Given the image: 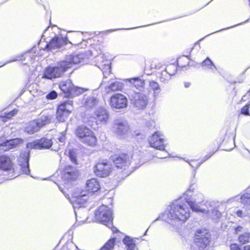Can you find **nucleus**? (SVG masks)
Wrapping results in <instances>:
<instances>
[{
    "label": "nucleus",
    "mask_w": 250,
    "mask_h": 250,
    "mask_svg": "<svg viewBox=\"0 0 250 250\" xmlns=\"http://www.w3.org/2000/svg\"><path fill=\"white\" fill-rule=\"evenodd\" d=\"M12 163L10 157L6 155L0 156V169L4 171H8L12 167Z\"/></svg>",
    "instance_id": "412c9836"
},
{
    "label": "nucleus",
    "mask_w": 250,
    "mask_h": 250,
    "mask_svg": "<svg viewBox=\"0 0 250 250\" xmlns=\"http://www.w3.org/2000/svg\"><path fill=\"white\" fill-rule=\"evenodd\" d=\"M149 144L151 147L165 151V145L163 135L160 132H155L148 139Z\"/></svg>",
    "instance_id": "ddd939ff"
},
{
    "label": "nucleus",
    "mask_w": 250,
    "mask_h": 250,
    "mask_svg": "<svg viewBox=\"0 0 250 250\" xmlns=\"http://www.w3.org/2000/svg\"><path fill=\"white\" fill-rule=\"evenodd\" d=\"M70 63H66L64 62L61 61L57 63L55 66H49L45 68L43 77L48 79L62 77L63 73L68 69Z\"/></svg>",
    "instance_id": "f03ea898"
},
{
    "label": "nucleus",
    "mask_w": 250,
    "mask_h": 250,
    "mask_svg": "<svg viewBox=\"0 0 250 250\" xmlns=\"http://www.w3.org/2000/svg\"><path fill=\"white\" fill-rule=\"evenodd\" d=\"M95 65L103 71L104 77L106 78L111 72L110 61L104 54L101 53L95 58Z\"/></svg>",
    "instance_id": "1a4fd4ad"
},
{
    "label": "nucleus",
    "mask_w": 250,
    "mask_h": 250,
    "mask_svg": "<svg viewBox=\"0 0 250 250\" xmlns=\"http://www.w3.org/2000/svg\"><path fill=\"white\" fill-rule=\"evenodd\" d=\"M57 93L55 91L53 90L48 93L46 96V97L47 99L53 100L56 99L57 97Z\"/></svg>",
    "instance_id": "a19ab883"
},
{
    "label": "nucleus",
    "mask_w": 250,
    "mask_h": 250,
    "mask_svg": "<svg viewBox=\"0 0 250 250\" xmlns=\"http://www.w3.org/2000/svg\"><path fill=\"white\" fill-rule=\"evenodd\" d=\"M221 216V213L217 209L214 208L211 211V216L214 219L219 218Z\"/></svg>",
    "instance_id": "ea45409f"
},
{
    "label": "nucleus",
    "mask_w": 250,
    "mask_h": 250,
    "mask_svg": "<svg viewBox=\"0 0 250 250\" xmlns=\"http://www.w3.org/2000/svg\"><path fill=\"white\" fill-rule=\"evenodd\" d=\"M41 129L36 120L31 121L26 124L25 131L30 134H32L38 131Z\"/></svg>",
    "instance_id": "393cba45"
},
{
    "label": "nucleus",
    "mask_w": 250,
    "mask_h": 250,
    "mask_svg": "<svg viewBox=\"0 0 250 250\" xmlns=\"http://www.w3.org/2000/svg\"><path fill=\"white\" fill-rule=\"evenodd\" d=\"M244 250H250V245L246 246L244 247Z\"/></svg>",
    "instance_id": "5fc2aeb1"
},
{
    "label": "nucleus",
    "mask_w": 250,
    "mask_h": 250,
    "mask_svg": "<svg viewBox=\"0 0 250 250\" xmlns=\"http://www.w3.org/2000/svg\"><path fill=\"white\" fill-rule=\"evenodd\" d=\"M70 158L71 159L72 162L76 163V159L74 157H73L71 155H70Z\"/></svg>",
    "instance_id": "603ef678"
},
{
    "label": "nucleus",
    "mask_w": 250,
    "mask_h": 250,
    "mask_svg": "<svg viewBox=\"0 0 250 250\" xmlns=\"http://www.w3.org/2000/svg\"><path fill=\"white\" fill-rule=\"evenodd\" d=\"M52 145L53 142L51 139L42 138L31 143L27 144V147L30 148L48 149Z\"/></svg>",
    "instance_id": "2eb2a0df"
},
{
    "label": "nucleus",
    "mask_w": 250,
    "mask_h": 250,
    "mask_svg": "<svg viewBox=\"0 0 250 250\" xmlns=\"http://www.w3.org/2000/svg\"><path fill=\"white\" fill-rule=\"evenodd\" d=\"M97 119L101 122L106 123L109 118L108 112L104 108H99L95 112Z\"/></svg>",
    "instance_id": "aec40b11"
},
{
    "label": "nucleus",
    "mask_w": 250,
    "mask_h": 250,
    "mask_svg": "<svg viewBox=\"0 0 250 250\" xmlns=\"http://www.w3.org/2000/svg\"><path fill=\"white\" fill-rule=\"evenodd\" d=\"M243 229V227L240 226H238L237 227H236L234 229L235 230V233H238L239 232L241 231Z\"/></svg>",
    "instance_id": "de8ad7c7"
},
{
    "label": "nucleus",
    "mask_w": 250,
    "mask_h": 250,
    "mask_svg": "<svg viewBox=\"0 0 250 250\" xmlns=\"http://www.w3.org/2000/svg\"><path fill=\"white\" fill-rule=\"evenodd\" d=\"M23 55H21V56L20 57H16L12 61H10L7 62H6V63H4L3 64L1 65V66H0V67L4 65L7 63L11 62H12L13 61H17L18 60H21V59L23 57Z\"/></svg>",
    "instance_id": "a18cd8bd"
},
{
    "label": "nucleus",
    "mask_w": 250,
    "mask_h": 250,
    "mask_svg": "<svg viewBox=\"0 0 250 250\" xmlns=\"http://www.w3.org/2000/svg\"><path fill=\"white\" fill-rule=\"evenodd\" d=\"M75 134L82 143L89 146H94L97 143V138L93 131L84 125L77 127Z\"/></svg>",
    "instance_id": "7ed1b4c3"
},
{
    "label": "nucleus",
    "mask_w": 250,
    "mask_h": 250,
    "mask_svg": "<svg viewBox=\"0 0 250 250\" xmlns=\"http://www.w3.org/2000/svg\"><path fill=\"white\" fill-rule=\"evenodd\" d=\"M58 149H59V147L56 148V147H55V146H54L53 148H52L51 149V150H54V151H57L58 150Z\"/></svg>",
    "instance_id": "4d7b16f0"
},
{
    "label": "nucleus",
    "mask_w": 250,
    "mask_h": 250,
    "mask_svg": "<svg viewBox=\"0 0 250 250\" xmlns=\"http://www.w3.org/2000/svg\"><path fill=\"white\" fill-rule=\"evenodd\" d=\"M249 92L250 93V90L249 91Z\"/></svg>",
    "instance_id": "680f3d73"
},
{
    "label": "nucleus",
    "mask_w": 250,
    "mask_h": 250,
    "mask_svg": "<svg viewBox=\"0 0 250 250\" xmlns=\"http://www.w3.org/2000/svg\"><path fill=\"white\" fill-rule=\"evenodd\" d=\"M131 100L134 105L138 109L145 108L148 102L147 97L140 92H135L133 96H131Z\"/></svg>",
    "instance_id": "4468645a"
},
{
    "label": "nucleus",
    "mask_w": 250,
    "mask_h": 250,
    "mask_svg": "<svg viewBox=\"0 0 250 250\" xmlns=\"http://www.w3.org/2000/svg\"><path fill=\"white\" fill-rule=\"evenodd\" d=\"M0 117H3L4 116H2V115H0Z\"/></svg>",
    "instance_id": "052dcab7"
},
{
    "label": "nucleus",
    "mask_w": 250,
    "mask_h": 250,
    "mask_svg": "<svg viewBox=\"0 0 250 250\" xmlns=\"http://www.w3.org/2000/svg\"><path fill=\"white\" fill-rule=\"evenodd\" d=\"M244 97H245V96H244V97L242 98V100H243V101H245V99H244Z\"/></svg>",
    "instance_id": "13d9d810"
},
{
    "label": "nucleus",
    "mask_w": 250,
    "mask_h": 250,
    "mask_svg": "<svg viewBox=\"0 0 250 250\" xmlns=\"http://www.w3.org/2000/svg\"><path fill=\"white\" fill-rule=\"evenodd\" d=\"M160 81L164 83H167L171 79V76L165 70L162 71L159 76Z\"/></svg>",
    "instance_id": "72a5a7b5"
},
{
    "label": "nucleus",
    "mask_w": 250,
    "mask_h": 250,
    "mask_svg": "<svg viewBox=\"0 0 250 250\" xmlns=\"http://www.w3.org/2000/svg\"><path fill=\"white\" fill-rule=\"evenodd\" d=\"M210 235L207 229H199L196 231L194 238V245L199 248L204 249L209 243Z\"/></svg>",
    "instance_id": "0eeeda50"
},
{
    "label": "nucleus",
    "mask_w": 250,
    "mask_h": 250,
    "mask_svg": "<svg viewBox=\"0 0 250 250\" xmlns=\"http://www.w3.org/2000/svg\"><path fill=\"white\" fill-rule=\"evenodd\" d=\"M230 250H239L240 249L239 248L238 246L236 244H233L230 245Z\"/></svg>",
    "instance_id": "49530a36"
},
{
    "label": "nucleus",
    "mask_w": 250,
    "mask_h": 250,
    "mask_svg": "<svg viewBox=\"0 0 250 250\" xmlns=\"http://www.w3.org/2000/svg\"><path fill=\"white\" fill-rule=\"evenodd\" d=\"M165 155L164 156L160 157L161 158H166L167 157L168 155H169V154L167 152H165Z\"/></svg>",
    "instance_id": "6e6d98bb"
},
{
    "label": "nucleus",
    "mask_w": 250,
    "mask_h": 250,
    "mask_svg": "<svg viewBox=\"0 0 250 250\" xmlns=\"http://www.w3.org/2000/svg\"><path fill=\"white\" fill-rule=\"evenodd\" d=\"M113 131L118 136L124 138L130 132L129 125L126 120L118 119L114 121Z\"/></svg>",
    "instance_id": "423d86ee"
},
{
    "label": "nucleus",
    "mask_w": 250,
    "mask_h": 250,
    "mask_svg": "<svg viewBox=\"0 0 250 250\" xmlns=\"http://www.w3.org/2000/svg\"><path fill=\"white\" fill-rule=\"evenodd\" d=\"M96 219L107 227L112 226V211L107 206L103 205L95 212Z\"/></svg>",
    "instance_id": "20e7f679"
},
{
    "label": "nucleus",
    "mask_w": 250,
    "mask_h": 250,
    "mask_svg": "<svg viewBox=\"0 0 250 250\" xmlns=\"http://www.w3.org/2000/svg\"><path fill=\"white\" fill-rule=\"evenodd\" d=\"M112 169L111 165L107 161L104 160L95 166L94 171L97 176L105 177L109 174Z\"/></svg>",
    "instance_id": "f8f14e48"
},
{
    "label": "nucleus",
    "mask_w": 250,
    "mask_h": 250,
    "mask_svg": "<svg viewBox=\"0 0 250 250\" xmlns=\"http://www.w3.org/2000/svg\"><path fill=\"white\" fill-rule=\"evenodd\" d=\"M123 242L126 245L128 250H134L135 244L132 238L128 236H125L123 240Z\"/></svg>",
    "instance_id": "c85d7f7f"
},
{
    "label": "nucleus",
    "mask_w": 250,
    "mask_h": 250,
    "mask_svg": "<svg viewBox=\"0 0 250 250\" xmlns=\"http://www.w3.org/2000/svg\"><path fill=\"white\" fill-rule=\"evenodd\" d=\"M115 238L109 239L100 249V250H112L115 244Z\"/></svg>",
    "instance_id": "2f4dec72"
},
{
    "label": "nucleus",
    "mask_w": 250,
    "mask_h": 250,
    "mask_svg": "<svg viewBox=\"0 0 250 250\" xmlns=\"http://www.w3.org/2000/svg\"><path fill=\"white\" fill-rule=\"evenodd\" d=\"M241 203L246 206H250V193H246L241 197Z\"/></svg>",
    "instance_id": "f704fd0d"
},
{
    "label": "nucleus",
    "mask_w": 250,
    "mask_h": 250,
    "mask_svg": "<svg viewBox=\"0 0 250 250\" xmlns=\"http://www.w3.org/2000/svg\"><path fill=\"white\" fill-rule=\"evenodd\" d=\"M0 117H3L4 116H2V115H0Z\"/></svg>",
    "instance_id": "bf43d9fd"
},
{
    "label": "nucleus",
    "mask_w": 250,
    "mask_h": 250,
    "mask_svg": "<svg viewBox=\"0 0 250 250\" xmlns=\"http://www.w3.org/2000/svg\"><path fill=\"white\" fill-rule=\"evenodd\" d=\"M98 103V100L93 96L87 97L84 100V105L87 108H90L95 106Z\"/></svg>",
    "instance_id": "bb28decb"
},
{
    "label": "nucleus",
    "mask_w": 250,
    "mask_h": 250,
    "mask_svg": "<svg viewBox=\"0 0 250 250\" xmlns=\"http://www.w3.org/2000/svg\"><path fill=\"white\" fill-rule=\"evenodd\" d=\"M109 228H110L113 231V232H117L118 230L117 229L114 227L113 225L111 227H108Z\"/></svg>",
    "instance_id": "8fccbe9b"
},
{
    "label": "nucleus",
    "mask_w": 250,
    "mask_h": 250,
    "mask_svg": "<svg viewBox=\"0 0 250 250\" xmlns=\"http://www.w3.org/2000/svg\"><path fill=\"white\" fill-rule=\"evenodd\" d=\"M177 66L174 64H170L167 66L165 70L171 76L176 73L177 71Z\"/></svg>",
    "instance_id": "58836bf2"
},
{
    "label": "nucleus",
    "mask_w": 250,
    "mask_h": 250,
    "mask_svg": "<svg viewBox=\"0 0 250 250\" xmlns=\"http://www.w3.org/2000/svg\"><path fill=\"white\" fill-rule=\"evenodd\" d=\"M84 92V89L81 87H75L73 86L72 90H71V93L70 94V97H73L74 96H78L80 94H81Z\"/></svg>",
    "instance_id": "4c0bfd02"
},
{
    "label": "nucleus",
    "mask_w": 250,
    "mask_h": 250,
    "mask_svg": "<svg viewBox=\"0 0 250 250\" xmlns=\"http://www.w3.org/2000/svg\"><path fill=\"white\" fill-rule=\"evenodd\" d=\"M18 143V139L6 140L0 144V151L2 152L7 151L15 147Z\"/></svg>",
    "instance_id": "5701e85b"
},
{
    "label": "nucleus",
    "mask_w": 250,
    "mask_h": 250,
    "mask_svg": "<svg viewBox=\"0 0 250 250\" xmlns=\"http://www.w3.org/2000/svg\"><path fill=\"white\" fill-rule=\"evenodd\" d=\"M73 86L70 80L62 82L59 85L60 89L65 94V97H70Z\"/></svg>",
    "instance_id": "b1692460"
},
{
    "label": "nucleus",
    "mask_w": 250,
    "mask_h": 250,
    "mask_svg": "<svg viewBox=\"0 0 250 250\" xmlns=\"http://www.w3.org/2000/svg\"><path fill=\"white\" fill-rule=\"evenodd\" d=\"M73 101L70 100L62 102L58 107L56 118L60 122H65L73 110Z\"/></svg>",
    "instance_id": "39448f33"
},
{
    "label": "nucleus",
    "mask_w": 250,
    "mask_h": 250,
    "mask_svg": "<svg viewBox=\"0 0 250 250\" xmlns=\"http://www.w3.org/2000/svg\"><path fill=\"white\" fill-rule=\"evenodd\" d=\"M202 67L205 69H210L212 71L216 69L212 62L208 58H207L202 62Z\"/></svg>",
    "instance_id": "473e14b6"
},
{
    "label": "nucleus",
    "mask_w": 250,
    "mask_h": 250,
    "mask_svg": "<svg viewBox=\"0 0 250 250\" xmlns=\"http://www.w3.org/2000/svg\"><path fill=\"white\" fill-rule=\"evenodd\" d=\"M113 162L117 168H123L128 167L130 164L129 156L123 154L121 155H115L112 158Z\"/></svg>",
    "instance_id": "dca6fc26"
},
{
    "label": "nucleus",
    "mask_w": 250,
    "mask_h": 250,
    "mask_svg": "<svg viewBox=\"0 0 250 250\" xmlns=\"http://www.w3.org/2000/svg\"><path fill=\"white\" fill-rule=\"evenodd\" d=\"M130 83L133 84L137 89L144 88L145 81L138 77L134 78L130 80Z\"/></svg>",
    "instance_id": "7c9ffc66"
},
{
    "label": "nucleus",
    "mask_w": 250,
    "mask_h": 250,
    "mask_svg": "<svg viewBox=\"0 0 250 250\" xmlns=\"http://www.w3.org/2000/svg\"><path fill=\"white\" fill-rule=\"evenodd\" d=\"M110 105L114 109H123L127 107V100L123 94H114L110 98Z\"/></svg>",
    "instance_id": "9d476101"
},
{
    "label": "nucleus",
    "mask_w": 250,
    "mask_h": 250,
    "mask_svg": "<svg viewBox=\"0 0 250 250\" xmlns=\"http://www.w3.org/2000/svg\"><path fill=\"white\" fill-rule=\"evenodd\" d=\"M29 156L30 154L29 152H25L22 153L18 159V162L21 166V169L22 171L26 174H29L30 173L29 165Z\"/></svg>",
    "instance_id": "f3484780"
},
{
    "label": "nucleus",
    "mask_w": 250,
    "mask_h": 250,
    "mask_svg": "<svg viewBox=\"0 0 250 250\" xmlns=\"http://www.w3.org/2000/svg\"><path fill=\"white\" fill-rule=\"evenodd\" d=\"M155 123L153 121H150L147 123V126H154Z\"/></svg>",
    "instance_id": "09e8293b"
},
{
    "label": "nucleus",
    "mask_w": 250,
    "mask_h": 250,
    "mask_svg": "<svg viewBox=\"0 0 250 250\" xmlns=\"http://www.w3.org/2000/svg\"><path fill=\"white\" fill-rule=\"evenodd\" d=\"M213 153H209L208 154V155H206L205 157H204V159L202 161H201V162H199V163H198L196 164V167H195L194 166V165L193 164L191 163V162H195V161H193V160H191L190 161H186L187 162H188L192 167H194L195 168H197L198 167H199L204 162H205L206 160H208L212 155Z\"/></svg>",
    "instance_id": "e433bc0d"
},
{
    "label": "nucleus",
    "mask_w": 250,
    "mask_h": 250,
    "mask_svg": "<svg viewBox=\"0 0 250 250\" xmlns=\"http://www.w3.org/2000/svg\"><path fill=\"white\" fill-rule=\"evenodd\" d=\"M250 106V104H246L241 109V113L244 114L245 115H249V107Z\"/></svg>",
    "instance_id": "37998d69"
},
{
    "label": "nucleus",
    "mask_w": 250,
    "mask_h": 250,
    "mask_svg": "<svg viewBox=\"0 0 250 250\" xmlns=\"http://www.w3.org/2000/svg\"><path fill=\"white\" fill-rule=\"evenodd\" d=\"M239 241L242 244H245L250 242V233L246 232L241 235L239 237Z\"/></svg>",
    "instance_id": "c9c22d12"
},
{
    "label": "nucleus",
    "mask_w": 250,
    "mask_h": 250,
    "mask_svg": "<svg viewBox=\"0 0 250 250\" xmlns=\"http://www.w3.org/2000/svg\"><path fill=\"white\" fill-rule=\"evenodd\" d=\"M59 142L61 143H63L65 140V137L64 136H62L58 138Z\"/></svg>",
    "instance_id": "3c124183"
},
{
    "label": "nucleus",
    "mask_w": 250,
    "mask_h": 250,
    "mask_svg": "<svg viewBox=\"0 0 250 250\" xmlns=\"http://www.w3.org/2000/svg\"><path fill=\"white\" fill-rule=\"evenodd\" d=\"M203 196L200 193L198 198L195 197L190 199L176 200L171 203L163 214V219L167 222L173 225V223H184L190 217V208L195 212L207 213V202H204Z\"/></svg>",
    "instance_id": "f257e3e1"
},
{
    "label": "nucleus",
    "mask_w": 250,
    "mask_h": 250,
    "mask_svg": "<svg viewBox=\"0 0 250 250\" xmlns=\"http://www.w3.org/2000/svg\"><path fill=\"white\" fill-rule=\"evenodd\" d=\"M86 188L88 192L94 193L99 190L100 186L97 179L92 178L87 181Z\"/></svg>",
    "instance_id": "4be33fe9"
},
{
    "label": "nucleus",
    "mask_w": 250,
    "mask_h": 250,
    "mask_svg": "<svg viewBox=\"0 0 250 250\" xmlns=\"http://www.w3.org/2000/svg\"><path fill=\"white\" fill-rule=\"evenodd\" d=\"M123 87V84L117 81L111 83L106 88L107 93L110 91H115L116 90H120Z\"/></svg>",
    "instance_id": "cd10ccee"
},
{
    "label": "nucleus",
    "mask_w": 250,
    "mask_h": 250,
    "mask_svg": "<svg viewBox=\"0 0 250 250\" xmlns=\"http://www.w3.org/2000/svg\"><path fill=\"white\" fill-rule=\"evenodd\" d=\"M91 52L88 51L86 53H73L72 54L67 55L63 62L66 63H70V66L68 69L71 68L73 64L80 63H86L88 59V55H90Z\"/></svg>",
    "instance_id": "6e6552de"
},
{
    "label": "nucleus",
    "mask_w": 250,
    "mask_h": 250,
    "mask_svg": "<svg viewBox=\"0 0 250 250\" xmlns=\"http://www.w3.org/2000/svg\"><path fill=\"white\" fill-rule=\"evenodd\" d=\"M237 216L243 218L249 216V213L247 211H243L242 210H238L236 211Z\"/></svg>",
    "instance_id": "c03bdc74"
},
{
    "label": "nucleus",
    "mask_w": 250,
    "mask_h": 250,
    "mask_svg": "<svg viewBox=\"0 0 250 250\" xmlns=\"http://www.w3.org/2000/svg\"><path fill=\"white\" fill-rule=\"evenodd\" d=\"M66 43V39L62 35H59L54 37L49 43H47L45 48L49 49L59 48Z\"/></svg>",
    "instance_id": "a211bd4d"
},
{
    "label": "nucleus",
    "mask_w": 250,
    "mask_h": 250,
    "mask_svg": "<svg viewBox=\"0 0 250 250\" xmlns=\"http://www.w3.org/2000/svg\"><path fill=\"white\" fill-rule=\"evenodd\" d=\"M87 191L77 189L72 195L71 202L74 207H83L88 199Z\"/></svg>",
    "instance_id": "9b49d317"
},
{
    "label": "nucleus",
    "mask_w": 250,
    "mask_h": 250,
    "mask_svg": "<svg viewBox=\"0 0 250 250\" xmlns=\"http://www.w3.org/2000/svg\"><path fill=\"white\" fill-rule=\"evenodd\" d=\"M149 86L154 91V97L158 96L161 91L159 83L154 81H151L149 82Z\"/></svg>",
    "instance_id": "c756f323"
},
{
    "label": "nucleus",
    "mask_w": 250,
    "mask_h": 250,
    "mask_svg": "<svg viewBox=\"0 0 250 250\" xmlns=\"http://www.w3.org/2000/svg\"><path fill=\"white\" fill-rule=\"evenodd\" d=\"M78 176V171L75 167L70 166L65 167L63 176L64 180L69 182L76 179Z\"/></svg>",
    "instance_id": "6ab92c4d"
},
{
    "label": "nucleus",
    "mask_w": 250,
    "mask_h": 250,
    "mask_svg": "<svg viewBox=\"0 0 250 250\" xmlns=\"http://www.w3.org/2000/svg\"><path fill=\"white\" fill-rule=\"evenodd\" d=\"M18 110L16 109H14L12 111L9 112L8 113H4V117L7 119H10L15 115L17 113Z\"/></svg>",
    "instance_id": "79ce46f5"
},
{
    "label": "nucleus",
    "mask_w": 250,
    "mask_h": 250,
    "mask_svg": "<svg viewBox=\"0 0 250 250\" xmlns=\"http://www.w3.org/2000/svg\"><path fill=\"white\" fill-rule=\"evenodd\" d=\"M52 117L49 114H42L39 119L36 120L41 128L43 125L50 123Z\"/></svg>",
    "instance_id": "a878e982"
},
{
    "label": "nucleus",
    "mask_w": 250,
    "mask_h": 250,
    "mask_svg": "<svg viewBox=\"0 0 250 250\" xmlns=\"http://www.w3.org/2000/svg\"><path fill=\"white\" fill-rule=\"evenodd\" d=\"M190 85V83L189 82L185 83V86L186 88L188 87Z\"/></svg>",
    "instance_id": "864d4df0"
}]
</instances>
